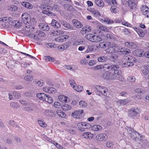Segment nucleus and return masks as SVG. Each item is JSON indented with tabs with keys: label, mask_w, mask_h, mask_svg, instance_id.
I'll return each instance as SVG.
<instances>
[{
	"label": "nucleus",
	"mask_w": 149,
	"mask_h": 149,
	"mask_svg": "<svg viewBox=\"0 0 149 149\" xmlns=\"http://www.w3.org/2000/svg\"><path fill=\"white\" fill-rule=\"evenodd\" d=\"M116 46L112 45L107 48L105 51L107 53L111 54L117 52L119 54H128L130 51L124 47H123L118 49H116Z\"/></svg>",
	"instance_id": "1"
},
{
	"label": "nucleus",
	"mask_w": 149,
	"mask_h": 149,
	"mask_svg": "<svg viewBox=\"0 0 149 149\" xmlns=\"http://www.w3.org/2000/svg\"><path fill=\"white\" fill-rule=\"evenodd\" d=\"M40 7L42 10V13L43 14L48 15H54L55 14L51 12L53 8L50 6L46 4H42L40 6Z\"/></svg>",
	"instance_id": "2"
},
{
	"label": "nucleus",
	"mask_w": 149,
	"mask_h": 149,
	"mask_svg": "<svg viewBox=\"0 0 149 149\" xmlns=\"http://www.w3.org/2000/svg\"><path fill=\"white\" fill-rule=\"evenodd\" d=\"M86 36L87 39L93 42H98L102 40V38L100 37L92 34H88Z\"/></svg>",
	"instance_id": "3"
},
{
	"label": "nucleus",
	"mask_w": 149,
	"mask_h": 149,
	"mask_svg": "<svg viewBox=\"0 0 149 149\" xmlns=\"http://www.w3.org/2000/svg\"><path fill=\"white\" fill-rule=\"evenodd\" d=\"M111 80H120L122 77L121 71H114L111 72Z\"/></svg>",
	"instance_id": "4"
},
{
	"label": "nucleus",
	"mask_w": 149,
	"mask_h": 149,
	"mask_svg": "<svg viewBox=\"0 0 149 149\" xmlns=\"http://www.w3.org/2000/svg\"><path fill=\"white\" fill-rule=\"evenodd\" d=\"M127 61V62L124 63L122 67L123 68L124 67H128L132 66L134 65V63L136 62V59L135 58L133 57H128L127 59H126Z\"/></svg>",
	"instance_id": "5"
},
{
	"label": "nucleus",
	"mask_w": 149,
	"mask_h": 149,
	"mask_svg": "<svg viewBox=\"0 0 149 149\" xmlns=\"http://www.w3.org/2000/svg\"><path fill=\"white\" fill-rule=\"evenodd\" d=\"M96 90L99 93L103 95L104 96H107L106 93L108 91L107 88L103 86H95Z\"/></svg>",
	"instance_id": "6"
},
{
	"label": "nucleus",
	"mask_w": 149,
	"mask_h": 149,
	"mask_svg": "<svg viewBox=\"0 0 149 149\" xmlns=\"http://www.w3.org/2000/svg\"><path fill=\"white\" fill-rule=\"evenodd\" d=\"M128 132L130 134V136L133 139H136L139 136V134L138 132L134 131V130L131 127L128 128L127 130Z\"/></svg>",
	"instance_id": "7"
},
{
	"label": "nucleus",
	"mask_w": 149,
	"mask_h": 149,
	"mask_svg": "<svg viewBox=\"0 0 149 149\" xmlns=\"http://www.w3.org/2000/svg\"><path fill=\"white\" fill-rule=\"evenodd\" d=\"M126 4L130 10H135L137 6V4L135 0H126Z\"/></svg>",
	"instance_id": "8"
},
{
	"label": "nucleus",
	"mask_w": 149,
	"mask_h": 149,
	"mask_svg": "<svg viewBox=\"0 0 149 149\" xmlns=\"http://www.w3.org/2000/svg\"><path fill=\"white\" fill-rule=\"evenodd\" d=\"M139 112V110L137 107L131 108L128 111L129 116L130 117L135 116L137 115Z\"/></svg>",
	"instance_id": "9"
},
{
	"label": "nucleus",
	"mask_w": 149,
	"mask_h": 149,
	"mask_svg": "<svg viewBox=\"0 0 149 149\" xmlns=\"http://www.w3.org/2000/svg\"><path fill=\"white\" fill-rule=\"evenodd\" d=\"M108 138V137L106 134L104 133H101L97 135L96 136V139L98 141H106Z\"/></svg>",
	"instance_id": "10"
},
{
	"label": "nucleus",
	"mask_w": 149,
	"mask_h": 149,
	"mask_svg": "<svg viewBox=\"0 0 149 149\" xmlns=\"http://www.w3.org/2000/svg\"><path fill=\"white\" fill-rule=\"evenodd\" d=\"M141 11L145 17H149V8L146 6H142L141 8Z\"/></svg>",
	"instance_id": "11"
},
{
	"label": "nucleus",
	"mask_w": 149,
	"mask_h": 149,
	"mask_svg": "<svg viewBox=\"0 0 149 149\" xmlns=\"http://www.w3.org/2000/svg\"><path fill=\"white\" fill-rule=\"evenodd\" d=\"M133 54L134 55L136 56H145V52L142 49H137L133 52Z\"/></svg>",
	"instance_id": "12"
},
{
	"label": "nucleus",
	"mask_w": 149,
	"mask_h": 149,
	"mask_svg": "<svg viewBox=\"0 0 149 149\" xmlns=\"http://www.w3.org/2000/svg\"><path fill=\"white\" fill-rule=\"evenodd\" d=\"M44 114L47 117H54L56 116L55 111L49 109H46L44 112Z\"/></svg>",
	"instance_id": "13"
},
{
	"label": "nucleus",
	"mask_w": 149,
	"mask_h": 149,
	"mask_svg": "<svg viewBox=\"0 0 149 149\" xmlns=\"http://www.w3.org/2000/svg\"><path fill=\"white\" fill-rule=\"evenodd\" d=\"M126 47L130 49H135L137 47L136 45L134 43L129 41H127L125 43Z\"/></svg>",
	"instance_id": "14"
},
{
	"label": "nucleus",
	"mask_w": 149,
	"mask_h": 149,
	"mask_svg": "<svg viewBox=\"0 0 149 149\" xmlns=\"http://www.w3.org/2000/svg\"><path fill=\"white\" fill-rule=\"evenodd\" d=\"M98 47L96 45H93L91 46L88 47L86 50L85 52V53H88L89 52H95L97 50Z\"/></svg>",
	"instance_id": "15"
},
{
	"label": "nucleus",
	"mask_w": 149,
	"mask_h": 149,
	"mask_svg": "<svg viewBox=\"0 0 149 149\" xmlns=\"http://www.w3.org/2000/svg\"><path fill=\"white\" fill-rule=\"evenodd\" d=\"M68 36L67 35H64L60 36L55 39V40L58 42L65 41L68 38Z\"/></svg>",
	"instance_id": "16"
},
{
	"label": "nucleus",
	"mask_w": 149,
	"mask_h": 149,
	"mask_svg": "<svg viewBox=\"0 0 149 149\" xmlns=\"http://www.w3.org/2000/svg\"><path fill=\"white\" fill-rule=\"evenodd\" d=\"M12 18L10 17H3L0 18V21L4 22L5 23L8 22L11 25H13L12 22Z\"/></svg>",
	"instance_id": "17"
},
{
	"label": "nucleus",
	"mask_w": 149,
	"mask_h": 149,
	"mask_svg": "<svg viewBox=\"0 0 149 149\" xmlns=\"http://www.w3.org/2000/svg\"><path fill=\"white\" fill-rule=\"evenodd\" d=\"M43 91L49 94L54 93L56 92V89L53 87H49L46 86L43 88Z\"/></svg>",
	"instance_id": "18"
},
{
	"label": "nucleus",
	"mask_w": 149,
	"mask_h": 149,
	"mask_svg": "<svg viewBox=\"0 0 149 149\" xmlns=\"http://www.w3.org/2000/svg\"><path fill=\"white\" fill-rule=\"evenodd\" d=\"M102 76L105 79L111 80V72L106 71L102 74Z\"/></svg>",
	"instance_id": "19"
},
{
	"label": "nucleus",
	"mask_w": 149,
	"mask_h": 149,
	"mask_svg": "<svg viewBox=\"0 0 149 149\" xmlns=\"http://www.w3.org/2000/svg\"><path fill=\"white\" fill-rule=\"evenodd\" d=\"M29 105H27V106H26L24 108V110L29 113H30L33 111L34 110L33 104V103L28 104Z\"/></svg>",
	"instance_id": "20"
},
{
	"label": "nucleus",
	"mask_w": 149,
	"mask_h": 149,
	"mask_svg": "<svg viewBox=\"0 0 149 149\" xmlns=\"http://www.w3.org/2000/svg\"><path fill=\"white\" fill-rule=\"evenodd\" d=\"M111 42L108 41L101 42L99 43V46L101 48L104 49L111 46Z\"/></svg>",
	"instance_id": "21"
},
{
	"label": "nucleus",
	"mask_w": 149,
	"mask_h": 149,
	"mask_svg": "<svg viewBox=\"0 0 149 149\" xmlns=\"http://www.w3.org/2000/svg\"><path fill=\"white\" fill-rule=\"evenodd\" d=\"M39 28L43 31H48L49 29V27L47 24L44 23H40L39 25Z\"/></svg>",
	"instance_id": "22"
},
{
	"label": "nucleus",
	"mask_w": 149,
	"mask_h": 149,
	"mask_svg": "<svg viewBox=\"0 0 149 149\" xmlns=\"http://www.w3.org/2000/svg\"><path fill=\"white\" fill-rule=\"evenodd\" d=\"M83 110H78L76 111L75 112V118L79 119L82 118V115H81L83 113Z\"/></svg>",
	"instance_id": "23"
},
{
	"label": "nucleus",
	"mask_w": 149,
	"mask_h": 149,
	"mask_svg": "<svg viewBox=\"0 0 149 149\" xmlns=\"http://www.w3.org/2000/svg\"><path fill=\"white\" fill-rule=\"evenodd\" d=\"M55 113H56V115L57 114L61 118H65L66 116L65 113L61 110H57L55 111Z\"/></svg>",
	"instance_id": "24"
},
{
	"label": "nucleus",
	"mask_w": 149,
	"mask_h": 149,
	"mask_svg": "<svg viewBox=\"0 0 149 149\" xmlns=\"http://www.w3.org/2000/svg\"><path fill=\"white\" fill-rule=\"evenodd\" d=\"M142 72L144 75H147L149 74V65L145 66L144 68L141 69Z\"/></svg>",
	"instance_id": "25"
},
{
	"label": "nucleus",
	"mask_w": 149,
	"mask_h": 149,
	"mask_svg": "<svg viewBox=\"0 0 149 149\" xmlns=\"http://www.w3.org/2000/svg\"><path fill=\"white\" fill-rule=\"evenodd\" d=\"M68 97L63 95H59L58 97V99L59 100L63 103H66L67 101Z\"/></svg>",
	"instance_id": "26"
},
{
	"label": "nucleus",
	"mask_w": 149,
	"mask_h": 149,
	"mask_svg": "<svg viewBox=\"0 0 149 149\" xmlns=\"http://www.w3.org/2000/svg\"><path fill=\"white\" fill-rule=\"evenodd\" d=\"M34 29V26L29 25L26 26L25 30L26 32L29 33L33 31Z\"/></svg>",
	"instance_id": "27"
},
{
	"label": "nucleus",
	"mask_w": 149,
	"mask_h": 149,
	"mask_svg": "<svg viewBox=\"0 0 149 149\" xmlns=\"http://www.w3.org/2000/svg\"><path fill=\"white\" fill-rule=\"evenodd\" d=\"M136 31L139 35L141 37H143L145 35V32L141 29L140 28H136Z\"/></svg>",
	"instance_id": "28"
},
{
	"label": "nucleus",
	"mask_w": 149,
	"mask_h": 149,
	"mask_svg": "<svg viewBox=\"0 0 149 149\" xmlns=\"http://www.w3.org/2000/svg\"><path fill=\"white\" fill-rule=\"evenodd\" d=\"M135 91L136 93L138 94L143 93L145 92L144 87L142 86L139 88H136L135 89Z\"/></svg>",
	"instance_id": "29"
},
{
	"label": "nucleus",
	"mask_w": 149,
	"mask_h": 149,
	"mask_svg": "<svg viewBox=\"0 0 149 149\" xmlns=\"http://www.w3.org/2000/svg\"><path fill=\"white\" fill-rule=\"evenodd\" d=\"M111 70L113 71V72L114 71H121V70H120V68L118 65L114 64L111 65Z\"/></svg>",
	"instance_id": "30"
},
{
	"label": "nucleus",
	"mask_w": 149,
	"mask_h": 149,
	"mask_svg": "<svg viewBox=\"0 0 149 149\" xmlns=\"http://www.w3.org/2000/svg\"><path fill=\"white\" fill-rule=\"evenodd\" d=\"M92 130L95 131H100L102 130V127L99 125H95L92 127Z\"/></svg>",
	"instance_id": "31"
},
{
	"label": "nucleus",
	"mask_w": 149,
	"mask_h": 149,
	"mask_svg": "<svg viewBox=\"0 0 149 149\" xmlns=\"http://www.w3.org/2000/svg\"><path fill=\"white\" fill-rule=\"evenodd\" d=\"M22 5L23 6L29 9H31L33 7L31 4L27 2H23Z\"/></svg>",
	"instance_id": "32"
},
{
	"label": "nucleus",
	"mask_w": 149,
	"mask_h": 149,
	"mask_svg": "<svg viewBox=\"0 0 149 149\" xmlns=\"http://www.w3.org/2000/svg\"><path fill=\"white\" fill-rule=\"evenodd\" d=\"M46 95L43 93H38L37 94L36 96L38 98L44 101L45 99V97Z\"/></svg>",
	"instance_id": "33"
},
{
	"label": "nucleus",
	"mask_w": 149,
	"mask_h": 149,
	"mask_svg": "<svg viewBox=\"0 0 149 149\" xmlns=\"http://www.w3.org/2000/svg\"><path fill=\"white\" fill-rule=\"evenodd\" d=\"M95 3L99 7H102L104 5V2L102 0H95Z\"/></svg>",
	"instance_id": "34"
},
{
	"label": "nucleus",
	"mask_w": 149,
	"mask_h": 149,
	"mask_svg": "<svg viewBox=\"0 0 149 149\" xmlns=\"http://www.w3.org/2000/svg\"><path fill=\"white\" fill-rule=\"evenodd\" d=\"M46 47L48 48L54 49L56 47V45L54 43H47L45 44Z\"/></svg>",
	"instance_id": "35"
},
{
	"label": "nucleus",
	"mask_w": 149,
	"mask_h": 149,
	"mask_svg": "<svg viewBox=\"0 0 149 149\" xmlns=\"http://www.w3.org/2000/svg\"><path fill=\"white\" fill-rule=\"evenodd\" d=\"M46 47L48 48L54 49L56 47V45L54 43H47L45 44Z\"/></svg>",
	"instance_id": "36"
},
{
	"label": "nucleus",
	"mask_w": 149,
	"mask_h": 149,
	"mask_svg": "<svg viewBox=\"0 0 149 149\" xmlns=\"http://www.w3.org/2000/svg\"><path fill=\"white\" fill-rule=\"evenodd\" d=\"M45 99L44 101L48 102L49 103L51 104L53 102V100L52 97L49 95H46L45 97Z\"/></svg>",
	"instance_id": "37"
},
{
	"label": "nucleus",
	"mask_w": 149,
	"mask_h": 149,
	"mask_svg": "<svg viewBox=\"0 0 149 149\" xmlns=\"http://www.w3.org/2000/svg\"><path fill=\"white\" fill-rule=\"evenodd\" d=\"M83 26L82 24L79 21L75 19V27L77 28H80Z\"/></svg>",
	"instance_id": "38"
},
{
	"label": "nucleus",
	"mask_w": 149,
	"mask_h": 149,
	"mask_svg": "<svg viewBox=\"0 0 149 149\" xmlns=\"http://www.w3.org/2000/svg\"><path fill=\"white\" fill-rule=\"evenodd\" d=\"M111 65L109 63L105 64L102 65V68H103L104 70H111Z\"/></svg>",
	"instance_id": "39"
},
{
	"label": "nucleus",
	"mask_w": 149,
	"mask_h": 149,
	"mask_svg": "<svg viewBox=\"0 0 149 149\" xmlns=\"http://www.w3.org/2000/svg\"><path fill=\"white\" fill-rule=\"evenodd\" d=\"M64 33V32L63 31L60 29L54 31V33H53L54 36L59 35L63 34Z\"/></svg>",
	"instance_id": "40"
},
{
	"label": "nucleus",
	"mask_w": 149,
	"mask_h": 149,
	"mask_svg": "<svg viewBox=\"0 0 149 149\" xmlns=\"http://www.w3.org/2000/svg\"><path fill=\"white\" fill-rule=\"evenodd\" d=\"M79 105L80 107L84 108L87 106V104L85 101L81 100L79 102Z\"/></svg>",
	"instance_id": "41"
},
{
	"label": "nucleus",
	"mask_w": 149,
	"mask_h": 149,
	"mask_svg": "<svg viewBox=\"0 0 149 149\" xmlns=\"http://www.w3.org/2000/svg\"><path fill=\"white\" fill-rule=\"evenodd\" d=\"M77 127L79 131L81 132H83L84 131V127H83L82 122H79L78 123Z\"/></svg>",
	"instance_id": "42"
},
{
	"label": "nucleus",
	"mask_w": 149,
	"mask_h": 149,
	"mask_svg": "<svg viewBox=\"0 0 149 149\" xmlns=\"http://www.w3.org/2000/svg\"><path fill=\"white\" fill-rule=\"evenodd\" d=\"M33 82L39 86H42L43 85V82L42 80L38 81V80H34Z\"/></svg>",
	"instance_id": "43"
},
{
	"label": "nucleus",
	"mask_w": 149,
	"mask_h": 149,
	"mask_svg": "<svg viewBox=\"0 0 149 149\" xmlns=\"http://www.w3.org/2000/svg\"><path fill=\"white\" fill-rule=\"evenodd\" d=\"M13 95L16 99H19L21 97L20 93L17 91L14 92L13 93Z\"/></svg>",
	"instance_id": "44"
},
{
	"label": "nucleus",
	"mask_w": 149,
	"mask_h": 149,
	"mask_svg": "<svg viewBox=\"0 0 149 149\" xmlns=\"http://www.w3.org/2000/svg\"><path fill=\"white\" fill-rule=\"evenodd\" d=\"M17 9V6L15 5H12L8 7V10L10 11H15Z\"/></svg>",
	"instance_id": "45"
},
{
	"label": "nucleus",
	"mask_w": 149,
	"mask_h": 149,
	"mask_svg": "<svg viewBox=\"0 0 149 149\" xmlns=\"http://www.w3.org/2000/svg\"><path fill=\"white\" fill-rule=\"evenodd\" d=\"M107 60L106 57L101 56L98 57L97 58L98 61L99 62H103Z\"/></svg>",
	"instance_id": "46"
},
{
	"label": "nucleus",
	"mask_w": 149,
	"mask_h": 149,
	"mask_svg": "<svg viewBox=\"0 0 149 149\" xmlns=\"http://www.w3.org/2000/svg\"><path fill=\"white\" fill-rule=\"evenodd\" d=\"M22 20H24L26 19L30 18V16L29 14L27 13H23L22 15Z\"/></svg>",
	"instance_id": "47"
},
{
	"label": "nucleus",
	"mask_w": 149,
	"mask_h": 149,
	"mask_svg": "<svg viewBox=\"0 0 149 149\" xmlns=\"http://www.w3.org/2000/svg\"><path fill=\"white\" fill-rule=\"evenodd\" d=\"M61 24L63 25L65 27L70 29L71 28V26L68 23L65 22H62Z\"/></svg>",
	"instance_id": "48"
},
{
	"label": "nucleus",
	"mask_w": 149,
	"mask_h": 149,
	"mask_svg": "<svg viewBox=\"0 0 149 149\" xmlns=\"http://www.w3.org/2000/svg\"><path fill=\"white\" fill-rule=\"evenodd\" d=\"M110 10L111 12L114 13H117L118 10L116 9V6H111V7L110 8Z\"/></svg>",
	"instance_id": "49"
},
{
	"label": "nucleus",
	"mask_w": 149,
	"mask_h": 149,
	"mask_svg": "<svg viewBox=\"0 0 149 149\" xmlns=\"http://www.w3.org/2000/svg\"><path fill=\"white\" fill-rule=\"evenodd\" d=\"M117 102L122 105L126 104L128 103V102L125 99L120 100L118 101Z\"/></svg>",
	"instance_id": "50"
},
{
	"label": "nucleus",
	"mask_w": 149,
	"mask_h": 149,
	"mask_svg": "<svg viewBox=\"0 0 149 149\" xmlns=\"http://www.w3.org/2000/svg\"><path fill=\"white\" fill-rule=\"evenodd\" d=\"M104 21L108 24H111L113 23V20L109 18H106L104 19Z\"/></svg>",
	"instance_id": "51"
},
{
	"label": "nucleus",
	"mask_w": 149,
	"mask_h": 149,
	"mask_svg": "<svg viewBox=\"0 0 149 149\" xmlns=\"http://www.w3.org/2000/svg\"><path fill=\"white\" fill-rule=\"evenodd\" d=\"M91 134V133L89 132H86L83 133L82 134V136L84 138L87 139L88 138L90 139L89 135Z\"/></svg>",
	"instance_id": "52"
},
{
	"label": "nucleus",
	"mask_w": 149,
	"mask_h": 149,
	"mask_svg": "<svg viewBox=\"0 0 149 149\" xmlns=\"http://www.w3.org/2000/svg\"><path fill=\"white\" fill-rule=\"evenodd\" d=\"M10 107L13 108H18V104L17 102H11L10 104Z\"/></svg>",
	"instance_id": "53"
},
{
	"label": "nucleus",
	"mask_w": 149,
	"mask_h": 149,
	"mask_svg": "<svg viewBox=\"0 0 149 149\" xmlns=\"http://www.w3.org/2000/svg\"><path fill=\"white\" fill-rule=\"evenodd\" d=\"M62 109L64 111H68L70 110L71 109V107L69 105L65 104L62 107Z\"/></svg>",
	"instance_id": "54"
},
{
	"label": "nucleus",
	"mask_w": 149,
	"mask_h": 149,
	"mask_svg": "<svg viewBox=\"0 0 149 149\" xmlns=\"http://www.w3.org/2000/svg\"><path fill=\"white\" fill-rule=\"evenodd\" d=\"M38 123L41 127H47V124L43 121L41 120H38Z\"/></svg>",
	"instance_id": "55"
},
{
	"label": "nucleus",
	"mask_w": 149,
	"mask_h": 149,
	"mask_svg": "<svg viewBox=\"0 0 149 149\" xmlns=\"http://www.w3.org/2000/svg\"><path fill=\"white\" fill-rule=\"evenodd\" d=\"M118 58V55L116 54H113L110 56V58L113 61L116 60Z\"/></svg>",
	"instance_id": "56"
},
{
	"label": "nucleus",
	"mask_w": 149,
	"mask_h": 149,
	"mask_svg": "<svg viewBox=\"0 0 149 149\" xmlns=\"http://www.w3.org/2000/svg\"><path fill=\"white\" fill-rule=\"evenodd\" d=\"M106 146L108 148H111L113 147V144L112 142L108 141L106 143Z\"/></svg>",
	"instance_id": "57"
},
{
	"label": "nucleus",
	"mask_w": 149,
	"mask_h": 149,
	"mask_svg": "<svg viewBox=\"0 0 149 149\" xmlns=\"http://www.w3.org/2000/svg\"><path fill=\"white\" fill-rule=\"evenodd\" d=\"M24 79L26 81H30L33 79L32 76L31 75H28L25 76Z\"/></svg>",
	"instance_id": "58"
},
{
	"label": "nucleus",
	"mask_w": 149,
	"mask_h": 149,
	"mask_svg": "<svg viewBox=\"0 0 149 149\" xmlns=\"http://www.w3.org/2000/svg\"><path fill=\"white\" fill-rule=\"evenodd\" d=\"M83 87L80 85H78L77 87H75V91L78 92H81L83 90Z\"/></svg>",
	"instance_id": "59"
},
{
	"label": "nucleus",
	"mask_w": 149,
	"mask_h": 149,
	"mask_svg": "<svg viewBox=\"0 0 149 149\" xmlns=\"http://www.w3.org/2000/svg\"><path fill=\"white\" fill-rule=\"evenodd\" d=\"M45 60L47 61L53 62L54 60V59L49 56H45Z\"/></svg>",
	"instance_id": "60"
},
{
	"label": "nucleus",
	"mask_w": 149,
	"mask_h": 149,
	"mask_svg": "<svg viewBox=\"0 0 149 149\" xmlns=\"http://www.w3.org/2000/svg\"><path fill=\"white\" fill-rule=\"evenodd\" d=\"M127 79L129 81L132 83L136 81L135 78L134 76L128 77Z\"/></svg>",
	"instance_id": "61"
},
{
	"label": "nucleus",
	"mask_w": 149,
	"mask_h": 149,
	"mask_svg": "<svg viewBox=\"0 0 149 149\" xmlns=\"http://www.w3.org/2000/svg\"><path fill=\"white\" fill-rule=\"evenodd\" d=\"M86 28V27H85L84 26L82 28L80 32L81 34L84 35L87 33Z\"/></svg>",
	"instance_id": "62"
},
{
	"label": "nucleus",
	"mask_w": 149,
	"mask_h": 149,
	"mask_svg": "<svg viewBox=\"0 0 149 149\" xmlns=\"http://www.w3.org/2000/svg\"><path fill=\"white\" fill-rule=\"evenodd\" d=\"M54 106L56 108H59L61 107L60 103L58 102H55Z\"/></svg>",
	"instance_id": "63"
},
{
	"label": "nucleus",
	"mask_w": 149,
	"mask_h": 149,
	"mask_svg": "<svg viewBox=\"0 0 149 149\" xmlns=\"http://www.w3.org/2000/svg\"><path fill=\"white\" fill-rule=\"evenodd\" d=\"M102 68V65H97L92 68V70H93L101 69Z\"/></svg>",
	"instance_id": "64"
}]
</instances>
